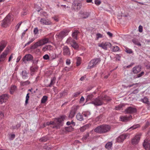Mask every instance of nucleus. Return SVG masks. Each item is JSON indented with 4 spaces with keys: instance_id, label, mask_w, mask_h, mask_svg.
Returning <instances> with one entry per match:
<instances>
[{
    "instance_id": "30",
    "label": "nucleus",
    "mask_w": 150,
    "mask_h": 150,
    "mask_svg": "<svg viewBox=\"0 0 150 150\" xmlns=\"http://www.w3.org/2000/svg\"><path fill=\"white\" fill-rule=\"evenodd\" d=\"M56 80V78L55 77L51 78L50 83L47 87H50L53 85L55 83Z\"/></svg>"
},
{
    "instance_id": "58",
    "label": "nucleus",
    "mask_w": 150,
    "mask_h": 150,
    "mask_svg": "<svg viewBox=\"0 0 150 150\" xmlns=\"http://www.w3.org/2000/svg\"><path fill=\"white\" fill-rule=\"evenodd\" d=\"M81 93L80 92H76L74 93V96L75 97H76L78 96Z\"/></svg>"
},
{
    "instance_id": "62",
    "label": "nucleus",
    "mask_w": 150,
    "mask_h": 150,
    "mask_svg": "<svg viewBox=\"0 0 150 150\" xmlns=\"http://www.w3.org/2000/svg\"><path fill=\"white\" fill-rule=\"evenodd\" d=\"M21 56H18L17 58L16 59V62L18 63V62L21 59Z\"/></svg>"
},
{
    "instance_id": "22",
    "label": "nucleus",
    "mask_w": 150,
    "mask_h": 150,
    "mask_svg": "<svg viewBox=\"0 0 150 150\" xmlns=\"http://www.w3.org/2000/svg\"><path fill=\"white\" fill-rule=\"evenodd\" d=\"M6 45V42L4 41H2L0 42V53L3 50Z\"/></svg>"
},
{
    "instance_id": "15",
    "label": "nucleus",
    "mask_w": 150,
    "mask_h": 150,
    "mask_svg": "<svg viewBox=\"0 0 150 150\" xmlns=\"http://www.w3.org/2000/svg\"><path fill=\"white\" fill-rule=\"evenodd\" d=\"M69 31L70 30L68 29L64 30L59 33V36L60 38H63L67 35Z\"/></svg>"
},
{
    "instance_id": "3",
    "label": "nucleus",
    "mask_w": 150,
    "mask_h": 150,
    "mask_svg": "<svg viewBox=\"0 0 150 150\" xmlns=\"http://www.w3.org/2000/svg\"><path fill=\"white\" fill-rule=\"evenodd\" d=\"M13 18L9 14H8L2 21L1 26L4 28H6L10 25L13 21Z\"/></svg>"
},
{
    "instance_id": "52",
    "label": "nucleus",
    "mask_w": 150,
    "mask_h": 150,
    "mask_svg": "<svg viewBox=\"0 0 150 150\" xmlns=\"http://www.w3.org/2000/svg\"><path fill=\"white\" fill-rule=\"evenodd\" d=\"M144 72H143V71L141 73H140L137 75V77L139 78L140 77H141V76H142L143 75H144Z\"/></svg>"
},
{
    "instance_id": "4",
    "label": "nucleus",
    "mask_w": 150,
    "mask_h": 150,
    "mask_svg": "<svg viewBox=\"0 0 150 150\" xmlns=\"http://www.w3.org/2000/svg\"><path fill=\"white\" fill-rule=\"evenodd\" d=\"M49 40L47 38H45L35 42L33 45L31 46V48L35 49L39 46H42L48 43Z\"/></svg>"
},
{
    "instance_id": "28",
    "label": "nucleus",
    "mask_w": 150,
    "mask_h": 150,
    "mask_svg": "<svg viewBox=\"0 0 150 150\" xmlns=\"http://www.w3.org/2000/svg\"><path fill=\"white\" fill-rule=\"evenodd\" d=\"M76 118L78 120L81 121L83 120V115L80 113H78L76 115Z\"/></svg>"
},
{
    "instance_id": "44",
    "label": "nucleus",
    "mask_w": 150,
    "mask_h": 150,
    "mask_svg": "<svg viewBox=\"0 0 150 150\" xmlns=\"http://www.w3.org/2000/svg\"><path fill=\"white\" fill-rule=\"evenodd\" d=\"M38 69V68L37 67H34L31 68L30 70L31 71V75H32L33 74H32V72H35Z\"/></svg>"
},
{
    "instance_id": "2",
    "label": "nucleus",
    "mask_w": 150,
    "mask_h": 150,
    "mask_svg": "<svg viewBox=\"0 0 150 150\" xmlns=\"http://www.w3.org/2000/svg\"><path fill=\"white\" fill-rule=\"evenodd\" d=\"M110 128V127L109 125H103L96 127L94 129V131L100 134L104 133L109 132Z\"/></svg>"
},
{
    "instance_id": "39",
    "label": "nucleus",
    "mask_w": 150,
    "mask_h": 150,
    "mask_svg": "<svg viewBox=\"0 0 150 150\" xmlns=\"http://www.w3.org/2000/svg\"><path fill=\"white\" fill-rule=\"evenodd\" d=\"M47 97L46 96H43L41 100V102L42 103H45L47 100Z\"/></svg>"
},
{
    "instance_id": "56",
    "label": "nucleus",
    "mask_w": 150,
    "mask_h": 150,
    "mask_svg": "<svg viewBox=\"0 0 150 150\" xmlns=\"http://www.w3.org/2000/svg\"><path fill=\"white\" fill-rule=\"evenodd\" d=\"M66 64L67 65H69L70 64V63H71V61H70V59H67L66 60Z\"/></svg>"
},
{
    "instance_id": "42",
    "label": "nucleus",
    "mask_w": 150,
    "mask_h": 150,
    "mask_svg": "<svg viewBox=\"0 0 150 150\" xmlns=\"http://www.w3.org/2000/svg\"><path fill=\"white\" fill-rule=\"evenodd\" d=\"M140 127V125L139 124H137L135 125H134L131 127L129 129H134L137 128H138Z\"/></svg>"
},
{
    "instance_id": "1",
    "label": "nucleus",
    "mask_w": 150,
    "mask_h": 150,
    "mask_svg": "<svg viewBox=\"0 0 150 150\" xmlns=\"http://www.w3.org/2000/svg\"><path fill=\"white\" fill-rule=\"evenodd\" d=\"M67 118L66 116L65 115H63L60 117L55 118L54 121H50L47 122V125H54L53 128H59L60 126L62 125V122Z\"/></svg>"
},
{
    "instance_id": "37",
    "label": "nucleus",
    "mask_w": 150,
    "mask_h": 150,
    "mask_svg": "<svg viewBox=\"0 0 150 150\" xmlns=\"http://www.w3.org/2000/svg\"><path fill=\"white\" fill-rule=\"evenodd\" d=\"M119 47L117 46L112 47V51L114 52H117L119 50Z\"/></svg>"
},
{
    "instance_id": "41",
    "label": "nucleus",
    "mask_w": 150,
    "mask_h": 150,
    "mask_svg": "<svg viewBox=\"0 0 150 150\" xmlns=\"http://www.w3.org/2000/svg\"><path fill=\"white\" fill-rule=\"evenodd\" d=\"M48 139V138L47 136H45L40 139V142H45L47 141Z\"/></svg>"
},
{
    "instance_id": "9",
    "label": "nucleus",
    "mask_w": 150,
    "mask_h": 150,
    "mask_svg": "<svg viewBox=\"0 0 150 150\" xmlns=\"http://www.w3.org/2000/svg\"><path fill=\"white\" fill-rule=\"evenodd\" d=\"M40 22L42 25H49L52 24V22L50 20L45 18H41Z\"/></svg>"
},
{
    "instance_id": "14",
    "label": "nucleus",
    "mask_w": 150,
    "mask_h": 150,
    "mask_svg": "<svg viewBox=\"0 0 150 150\" xmlns=\"http://www.w3.org/2000/svg\"><path fill=\"white\" fill-rule=\"evenodd\" d=\"M125 112L126 113H133L137 112V109L134 107H128L125 109Z\"/></svg>"
},
{
    "instance_id": "53",
    "label": "nucleus",
    "mask_w": 150,
    "mask_h": 150,
    "mask_svg": "<svg viewBox=\"0 0 150 150\" xmlns=\"http://www.w3.org/2000/svg\"><path fill=\"white\" fill-rule=\"evenodd\" d=\"M96 37L97 39H98L99 38H101L102 37V35L99 33H98L96 34Z\"/></svg>"
},
{
    "instance_id": "43",
    "label": "nucleus",
    "mask_w": 150,
    "mask_h": 150,
    "mask_svg": "<svg viewBox=\"0 0 150 150\" xmlns=\"http://www.w3.org/2000/svg\"><path fill=\"white\" fill-rule=\"evenodd\" d=\"M29 93H28L27 94L26 96L25 100V105H26L28 103V100L29 98Z\"/></svg>"
},
{
    "instance_id": "18",
    "label": "nucleus",
    "mask_w": 150,
    "mask_h": 150,
    "mask_svg": "<svg viewBox=\"0 0 150 150\" xmlns=\"http://www.w3.org/2000/svg\"><path fill=\"white\" fill-rule=\"evenodd\" d=\"M76 110L77 108L76 107L72 108L70 112L69 115V118H72L76 114Z\"/></svg>"
},
{
    "instance_id": "23",
    "label": "nucleus",
    "mask_w": 150,
    "mask_h": 150,
    "mask_svg": "<svg viewBox=\"0 0 150 150\" xmlns=\"http://www.w3.org/2000/svg\"><path fill=\"white\" fill-rule=\"evenodd\" d=\"M131 116L129 117L120 116V120L122 122H127L131 118Z\"/></svg>"
},
{
    "instance_id": "60",
    "label": "nucleus",
    "mask_w": 150,
    "mask_h": 150,
    "mask_svg": "<svg viewBox=\"0 0 150 150\" xmlns=\"http://www.w3.org/2000/svg\"><path fill=\"white\" fill-rule=\"evenodd\" d=\"M107 34L110 37H112V34L109 32H107Z\"/></svg>"
},
{
    "instance_id": "19",
    "label": "nucleus",
    "mask_w": 150,
    "mask_h": 150,
    "mask_svg": "<svg viewBox=\"0 0 150 150\" xmlns=\"http://www.w3.org/2000/svg\"><path fill=\"white\" fill-rule=\"evenodd\" d=\"M63 54L64 55L69 56L70 54V52L69 48L67 46L63 47Z\"/></svg>"
},
{
    "instance_id": "61",
    "label": "nucleus",
    "mask_w": 150,
    "mask_h": 150,
    "mask_svg": "<svg viewBox=\"0 0 150 150\" xmlns=\"http://www.w3.org/2000/svg\"><path fill=\"white\" fill-rule=\"evenodd\" d=\"M29 39H30L29 41H30V42L31 43H32L34 40H35V38H31V39L30 38Z\"/></svg>"
},
{
    "instance_id": "48",
    "label": "nucleus",
    "mask_w": 150,
    "mask_h": 150,
    "mask_svg": "<svg viewBox=\"0 0 150 150\" xmlns=\"http://www.w3.org/2000/svg\"><path fill=\"white\" fill-rule=\"evenodd\" d=\"M15 135L14 134H11L10 136L9 139L10 140H13L15 137Z\"/></svg>"
},
{
    "instance_id": "17",
    "label": "nucleus",
    "mask_w": 150,
    "mask_h": 150,
    "mask_svg": "<svg viewBox=\"0 0 150 150\" xmlns=\"http://www.w3.org/2000/svg\"><path fill=\"white\" fill-rule=\"evenodd\" d=\"M8 95L5 94L0 96V104H2L8 99Z\"/></svg>"
},
{
    "instance_id": "54",
    "label": "nucleus",
    "mask_w": 150,
    "mask_h": 150,
    "mask_svg": "<svg viewBox=\"0 0 150 150\" xmlns=\"http://www.w3.org/2000/svg\"><path fill=\"white\" fill-rule=\"evenodd\" d=\"M89 136V134L87 133L86 135H84L83 137V139H86Z\"/></svg>"
},
{
    "instance_id": "51",
    "label": "nucleus",
    "mask_w": 150,
    "mask_h": 150,
    "mask_svg": "<svg viewBox=\"0 0 150 150\" xmlns=\"http://www.w3.org/2000/svg\"><path fill=\"white\" fill-rule=\"evenodd\" d=\"M95 3L96 5H98L100 4L101 1L100 0H95Z\"/></svg>"
},
{
    "instance_id": "6",
    "label": "nucleus",
    "mask_w": 150,
    "mask_h": 150,
    "mask_svg": "<svg viewBox=\"0 0 150 150\" xmlns=\"http://www.w3.org/2000/svg\"><path fill=\"white\" fill-rule=\"evenodd\" d=\"M67 43L70 44L72 47L74 49H77L79 47L78 44L75 41L71 38H68L66 41Z\"/></svg>"
},
{
    "instance_id": "47",
    "label": "nucleus",
    "mask_w": 150,
    "mask_h": 150,
    "mask_svg": "<svg viewBox=\"0 0 150 150\" xmlns=\"http://www.w3.org/2000/svg\"><path fill=\"white\" fill-rule=\"evenodd\" d=\"M33 32L34 33L35 35L38 34V28L37 27L35 28H34Z\"/></svg>"
},
{
    "instance_id": "11",
    "label": "nucleus",
    "mask_w": 150,
    "mask_h": 150,
    "mask_svg": "<svg viewBox=\"0 0 150 150\" xmlns=\"http://www.w3.org/2000/svg\"><path fill=\"white\" fill-rule=\"evenodd\" d=\"M141 135L140 134L136 135L132 139L131 142L133 145L137 144L139 142Z\"/></svg>"
},
{
    "instance_id": "20",
    "label": "nucleus",
    "mask_w": 150,
    "mask_h": 150,
    "mask_svg": "<svg viewBox=\"0 0 150 150\" xmlns=\"http://www.w3.org/2000/svg\"><path fill=\"white\" fill-rule=\"evenodd\" d=\"M79 14L81 16L84 18H88L89 15V13L88 12L82 11L79 12Z\"/></svg>"
},
{
    "instance_id": "21",
    "label": "nucleus",
    "mask_w": 150,
    "mask_h": 150,
    "mask_svg": "<svg viewBox=\"0 0 150 150\" xmlns=\"http://www.w3.org/2000/svg\"><path fill=\"white\" fill-rule=\"evenodd\" d=\"M28 72L25 70L23 71L21 74L22 78L24 79H26L28 77Z\"/></svg>"
},
{
    "instance_id": "29",
    "label": "nucleus",
    "mask_w": 150,
    "mask_h": 150,
    "mask_svg": "<svg viewBox=\"0 0 150 150\" xmlns=\"http://www.w3.org/2000/svg\"><path fill=\"white\" fill-rule=\"evenodd\" d=\"M90 126V124H87L84 126L81 127L80 129V130L81 132H83L85 130L88 128Z\"/></svg>"
},
{
    "instance_id": "36",
    "label": "nucleus",
    "mask_w": 150,
    "mask_h": 150,
    "mask_svg": "<svg viewBox=\"0 0 150 150\" xmlns=\"http://www.w3.org/2000/svg\"><path fill=\"white\" fill-rule=\"evenodd\" d=\"M16 89V86H11L10 91V93L11 94H13L14 91Z\"/></svg>"
},
{
    "instance_id": "13",
    "label": "nucleus",
    "mask_w": 150,
    "mask_h": 150,
    "mask_svg": "<svg viewBox=\"0 0 150 150\" xmlns=\"http://www.w3.org/2000/svg\"><path fill=\"white\" fill-rule=\"evenodd\" d=\"M33 57L30 54H28L25 55L23 58L22 60L25 63H26L27 61H30L33 60Z\"/></svg>"
},
{
    "instance_id": "63",
    "label": "nucleus",
    "mask_w": 150,
    "mask_h": 150,
    "mask_svg": "<svg viewBox=\"0 0 150 150\" xmlns=\"http://www.w3.org/2000/svg\"><path fill=\"white\" fill-rule=\"evenodd\" d=\"M86 78V76L85 75L83 76H82L80 79V80L82 81H83L84 79Z\"/></svg>"
},
{
    "instance_id": "25",
    "label": "nucleus",
    "mask_w": 150,
    "mask_h": 150,
    "mask_svg": "<svg viewBox=\"0 0 150 150\" xmlns=\"http://www.w3.org/2000/svg\"><path fill=\"white\" fill-rule=\"evenodd\" d=\"M133 71L134 74H137L141 70V68L139 66H136L133 68Z\"/></svg>"
},
{
    "instance_id": "27",
    "label": "nucleus",
    "mask_w": 150,
    "mask_h": 150,
    "mask_svg": "<svg viewBox=\"0 0 150 150\" xmlns=\"http://www.w3.org/2000/svg\"><path fill=\"white\" fill-rule=\"evenodd\" d=\"M52 49V46L50 45H47L43 47L42 50L44 52L50 50Z\"/></svg>"
},
{
    "instance_id": "57",
    "label": "nucleus",
    "mask_w": 150,
    "mask_h": 150,
    "mask_svg": "<svg viewBox=\"0 0 150 150\" xmlns=\"http://www.w3.org/2000/svg\"><path fill=\"white\" fill-rule=\"evenodd\" d=\"M142 29H143V28H142V26H141V25H139V31L140 32V33H141L142 31Z\"/></svg>"
},
{
    "instance_id": "35",
    "label": "nucleus",
    "mask_w": 150,
    "mask_h": 150,
    "mask_svg": "<svg viewBox=\"0 0 150 150\" xmlns=\"http://www.w3.org/2000/svg\"><path fill=\"white\" fill-rule=\"evenodd\" d=\"M125 51L128 54H132L133 52L132 50L130 49H129L128 47H125Z\"/></svg>"
},
{
    "instance_id": "38",
    "label": "nucleus",
    "mask_w": 150,
    "mask_h": 150,
    "mask_svg": "<svg viewBox=\"0 0 150 150\" xmlns=\"http://www.w3.org/2000/svg\"><path fill=\"white\" fill-rule=\"evenodd\" d=\"M91 114V112L89 111L84 112H82V114L86 117H87Z\"/></svg>"
},
{
    "instance_id": "34",
    "label": "nucleus",
    "mask_w": 150,
    "mask_h": 150,
    "mask_svg": "<svg viewBox=\"0 0 150 150\" xmlns=\"http://www.w3.org/2000/svg\"><path fill=\"white\" fill-rule=\"evenodd\" d=\"M30 83V82L28 81H21L20 84L21 86H25L29 84Z\"/></svg>"
},
{
    "instance_id": "10",
    "label": "nucleus",
    "mask_w": 150,
    "mask_h": 150,
    "mask_svg": "<svg viewBox=\"0 0 150 150\" xmlns=\"http://www.w3.org/2000/svg\"><path fill=\"white\" fill-rule=\"evenodd\" d=\"M98 46L101 47L105 50H107L108 48L111 47L112 46L111 44L109 42H102L99 44Z\"/></svg>"
},
{
    "instance_id": "49",
    "label": "nucleus",
    "mask_w": 150,
    "mask_h": 150,
    "mask_svg": "<svg viewBox=\"0 0 150 150\" xmlns=\"http://www.w3.org/2000/svg\"><path fill=\"white\" fill-rule=\"evenodd\" d=\"M22 22H21L19 23H18L16 25V30H17L20 28V26H21Z\"/></svg>"
},
{
    "instance_id": "40",
    "label": "nucleus",
    "mask_w": 150,
    "mask_h": 150,
    "mask_svg": "<svg viewBox=\"0 0 150 150\" xmlns=\"http://www.w3.org/2000/svg\"><path fill=\"white\" fill-rule=\"evenodd\" d=\"M76 64L77 66H79L81 64V58L79 57H77L76 58Z\"/></svg>"
},
{
    "instance_id": "5",
    "label": "nucleus",
    "mask_w": 150,
    "mask_h": 150,
    "mask_svg": "<svg viewBox=\"0 0 150 150\" xmlns=\"http://www.w3.org/2000/svg\"><path fill=\"white\" fill-rule=\"evenodd\" d=\"M101 60L100 58H96L91 60L87 67V69H91L95 67L99 64Z\"/></svg>"
},
{
    "instance_id": "46",
    "label": "nucleus",
    "mask_w": 150,
    "mask_h": 150,
    "mask_svg": "<svg viewBox=\"0 0 150 150\" xmlns=\"http://www.w3.org/2000/svg\"><path fill=\"white\" fill-rule=\"evenodd\" d=\"M122 105H119L115 107V109L116 110H120L122 108Z\"/></svg>"
},
{
    "instance_id": "31",
    "label": "nucleus",
    "mask_w": 150,
    "mask_h": 150,
    "mask_svg": "<svg viewBox=\"0 0 150 150\" xmlns=\"http://www.w3.org/2000/svg\"><path fill=\"white\" fill-rule=\"evenodd\" d=\"M112 142H108L106 144L105 147L108 150L111 149L112 146Z\"/></svg>"
},
{
    "instance_id": "50",
    "label": "nucleus",
    "mask_w": 150,
    "mask_h": 150,
    "mask_svg": "<svg viewBox=\"0 0 150 150\" xmlns=\"http://www.w3.org/2000/svg\"><path fill=\"white\" fill-rule=\"evenodd\" d=\"M43 58L44 59L47 60L48 59H50V57L49 55L47 54H46L45 55L43 56Z\"/></svg>"
},
{
    "instance_id": "12",
    "label": "nucleus",
    "mask_w": 150,
    "mask_h": 150,
    "mask_svg": "<svg viewBox=\"0 0 150 150\" xmlns=\"http://www.w3.org/2000/svg\"><path fill=\"white\" fill-rule=\"evenodd\" d=\"M9 51V49L6 48L5 51L0 55V62L4 61Z\"/></svg>"
},
{
    "instance_id": "33",
    "label": "nucleus",
    "mask_w": 150,
    "mask_h": 150,
    "mask_svg": "<svg viewBox=\"0 0 150 150\" xmlns=\"http://www.w3.org/2000/svg\"><path fill=\"white\" fill-rule=\"evenodd\" d=\"M141 101L143 103L147 104H149V101L148 99L146 97H144L143 98L141 99Z\"/></svg>"
},
{
    "instance_id": "64",
    "label": "nucleus",
    "mask_w": 150,
    "mask_h": 150,
    "mask_svg": "<svg viewBox=\"0 0 150 150\" xmlns=\"http://www.w3.org/2000/svg\"><path fill=\"white\" fill-rule=\"evenodd\" d=\"M13 54H12L9 57L8 61L9 62L11 61V60L13 58Z\"/></svg>"
},
{
    "instance_id": "24",
    "label": "nucleus",
    "mask_w": 150,
    "mask_h": 150,
    "mask_svg": "<svg viewBox=\"0 0 150 150\" xmlns=\"http://www.w3.org/2000/svg\"><path fill=\"white\" fill-rule=\"evenodd\" d=\"M73 128L71 126L66 127L65 128L62 129L63 131L65 133L67 132H70L72 131Z\"/></svg>"
},
{
    "instance_id": "8",
    "label": "nucleus",
    "mask_w": 150,
    "mask_h": 150,
    "mask_svg": "<svg viewBox=\"0 0 150 150\" xmlns=\"http://www.w3.org/2000/svg\"><path fill=\"white\" fill-rule=\"evenodd\" d=\"M129 137V135L127 134H124L119 136L116 139L117 142H122L125 139Z\"/></svg>"
},
{
    "instance_id": "32",
    "label": "nucleus",
    "mask_w": 150,
    "mask_h": 150,
    "mask_svg": "<svg viewBox=\"0 0 150 150\" xmlns=\"http://www.w3.org/2000/svg\"><path fill=\"white\" fill-rule=\"evenodd\" d=\"M78 33V31L77 30H74L72 34V37L76 40H77V36Z\"/></svg>"
},
{
    "instance_id": "59",
    "label": "nucleus",
    "mask_w": 150,
    "mask_h": 150,
    "mask_svg": "<svg viewBox=\"0 0 150 150\" xmlns=\"http://www.w3.org/2000/svg\"><path fill=\"white\" fill-rule=\"evenodd\" d=\"M139 91V90L138 89H137L134 90L133 92L132 93L134 94H136Z\"/></svg>"
},
{
    "instance_id": "16",
    "label": "nucleus",
    "mask_w": 150,
    "mask_h": 150,
    "mask_svg": "<svg viewBox=\"0 0 150 150\" xmlns=\"http://www.w3.org/2000/svg\"><path fill=\"white\" fill-rule=\"evenodd\" d=\"M143 146L146 150H149L150 149V140L145 139L143 143Z\"/></svg>"
},
{
    "instance_id": "55",
    "label": "nucleus",
    "mask_w": 150,
    "mask_h": 150,
    "mask_svg": "<svg viewBox=\"0 0 150 150\" xmlns=\"http://www.w3.org/2000/svg\"><path fill=\"white\" fill-rule=\"evenodd\" d=\"M39 61V59L38 58H35L34 60L33 61V63L35 64H37Z\"/></svg>"
},
{
    "instance_id": "26",
    "label": "nucleus",
    "mask_w": 150,
    "mask_h": 150,
    "mask_svg": "<svg viewBox=\"0 0 150 150\" xmlns=\"http://www.w3.org/2000/svg\"><path fill=\"white\" fill-rule=\"evenodd\" d=\"M58 57V55L55 53H53L50 55V59L51 61L53 60Z\"/></svg>"
},
{
    "instance_id": "45",
    "label": "nucleus",
    "mask_w": 150,
    "mask_h": 150,
    "mask_svg": "<svg viewBox=\"0 0 150 150\" xmlns=\"http://www.w3.org/2000/svg\"><path fill=\"white\" fill-rule=\"evenodd\" d=\"M93 97V95L92 94H90L87 96V100H91L92 99Z\"/></svg>"
},
{
    "instance_id": "7",
    "label": "nucleus",
    "mask_w": 150,
    "mask_h": 150,
    "mask_svg": "<svg viewBox=\"0 0 150 150\" xmlns=\"http://www.w3.org/2000/svg\"><path fill=\"white\" fill-rule=\"evenodd\" d=\"M104 99L101 97H98L95 99L91 103L95 105L100 106L103 104V100Z\"/></svg>"
}]
</instances>
